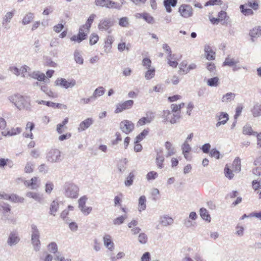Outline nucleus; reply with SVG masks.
<instances>
[{
  "mask_svg": "<svg viewBox=\"0 0 261 261\" xmlns=\"http://www.w3.org/2000/svg\"><path fill=\"white\" fill-rule=\"evenodd\" d=\"M9 99L19 110L24 109L30 110L31 109L30 100L26 96L16 94L10 96Z\"/></svg>",
  "mask_w": 261,
  "mask_h": 261,
  "instance_id": "obj_1",
  "label": "nucleus"
},
{
  "mask_svg": "<svg viewBox=\"0 0 261 261\" xmlns=\"http://www.w3.org/2000/svg\"><path fill=\"white\" fill-rule=\"evenodd\" d=\"M64 194L67 197L70 198H76L79 196V188L75 184L67 182L63 187Z\"/></svg>",
  "mask_w": 261,
  "mask_h": 261,
  "instance_id": "obj_2",
  "label": "nucleus"
},
{
  "mask_svg": "<svg viewBox=\"0 0 261 261\" xmlns=\"http://www.w3.org/2000/svg\"><path fill=\"white\" fill-rule=\"evenodd\" d=\"M161 117L164 119V122L169 121L171 124H174L180 119V115L178 113H173L169 110H164L162 113Z\"/></svg>",
  "mask_w": 261,
  "mask_h": 261,
  "instance_id": "obj_3",
  "label": "nucleus"
},
{
  "mask_svg": "<svg viewBox=\"0 0 261 261\" xmlns=\"http://www.w3.org/2000/svg\"><path fill=\"white\" fill-rule=\"evenodd\" d=\"M46 160L51 163L60 162L62 159L61 152L57 149H50L46 154Z\"/></svg>",
  "mask_w": 261,
  "mask_h": 261,
  "instance_id": "obj_4",
  "label": "nucleus"
},
{
  "mask_svg": "<svg viewBox=\"0 0 261 261\" xmlns=\"http://www.w3.org/2000/svg\"><path fill=\"white\" fill-rule=\"evenodd\" d=\"M56 85L65 89L72 88L76 85V81L74 79L67 80L64 78H58L55 82Z\"/></svg>",
  "mask_w": 261,
  "mask_h": 261,
  "instance_id": "obj_5",
  "label": "nucleus"
},
{
  "mask_svg": "<svg viewBox=\"0 0 261 261\" xmlns=\"http://www.w3.org/2000/svg\"><path fill=\"white\" fill-rule=\"evenodd\" d=\"M134 127V124L128 120H124L120 123V129L127 135L133 130Z\"/></svg>",
  "mask_w": 261,
  "mask_h": 261,
  "instance_id": "obj_6",
  "label": "nucleus"
},
{
  "mask_svg": "<svg viewBox=\"0 0 261 261\" xmlns=\"http://www.w3.org/2000/svg\"><path fill=\"white\" fill-rule=\"evenodd\" d=\"M87 199L88 198L86 196H84L81 197L78 201L79 208L81 212L86 216L88 215L92 210V207H87L86 206V203Z\"/></svg>",
  "mask_w": 261,
  "mask_h": 261,
  "instance_id": "obj_7",
  "label": "nucleus"
},
{
  "mask_svg": "<svg viewBox=\"0 0 261 261\" xmlns=\"http://www.w3.org/2000/svg\"><path fill=\"white\" fill-rule=\"evenodd\" d=\"M114 20L112 18H105L100 21L98 29L101 31H107L114 25Z\"/></svg>",
  "mask_w": 261,
  "mask_h": 261,
  "instance_id": "obj_8",
  "label": "nucleus"
},
{
  "mask_svg": "<svg viewBox=\"0 0 261 261\" xmlns=\"http://www.w3.org/2000/svg\"><path fill=\"white\" fill-rule=\"evenodd\" d=\"M181 16L185 18H189L193 15V8L189 5H182L178 9Z\"/></svg>",
  "mask_w": 261,
  "mask_h": 261,
  "instance_id": "obj_9",
  "label": "nucleus"
},
{
  "mask_svg": "<svg viewBox=\"0 0 261 261\" xmlns=\"http://www.w3.org/2000/svg\"><path fill=\"white\" fill-rule=\"evenodd\" d=\"M20 241V238L17 232L16 231H11L8 236L7 243L11 247L17 244Z\"/></svg>",
  "mask_w": 261,
  "mask_h": 261,
  "instance_id": "obj_10",
  "label": "nucleus"
},
{
  "mask_svg": "<svg viewBox=\"0 0 261 261\" xmlns=\"http://www.w3.org/2000/svg\"><path fill=\"white\" fill-rule=\"evenodd\" d=\"M133 104L134 101L133 100H128L123 103H119L117 105L115 112L116 113H118L122 112L125 110L129 109L132 108Z\"/></svg>",
  "mask_w": 261,
  "mask_h": 261,
  "instance_id": "obj_11",
  "label": "nucleus"
},
{
  "mask_svg": "<svg viewBox=\"0 0 261 261\" xmlns=\"http://www.w3.org/2000/svg\"><path fill=\"white\" fill-rule=\"evenodd\" d=\"M88 33V32H84L83 29L80 28L77 35H73L71 37L70 40L72 41H76L80 43L86 38Z\"/></svg>",
  "mask_w": 261,
  "mask_h": 261,
  "instance_id": "obj_12",
  "label": "nucleus"
},
{
  "mask_svg": "<svg viewBox=\"0 0 261 261\" xmlns=\"http://www.w3.org/2000/svg\"><path fill=\"white\" fill-rule=\"evenodd\" d=\"M93 122L94 121L91 118H88L85 120L82 121L78 127L79 132H82L86 130L93 123Z\"/></svg>",
  "mask_w": 261,
  "mask_h": 261,
  "instance_id": "obj_13",
  "label": "nucleus"
},
{
  "mask_svg": "<svg viewBox=\"0 0 261 261\" xmlns=\"http://www.w3.org/2000/svg\"><path fill=\"white\" fill-rule=\"evenodd\" d=\"M114 41L113 38L111 36H108L103 46L104 52L108 54L111 52L112 44Z\"/></svg>",
  "mask_w": 261,
  "mask_h": 261,
  "instance_id": "obj_14",
  "label": "nucleus"
},
{
  "mask_svg": "<svg viewBox=\"0 0 261 261\" xmlns=\"http://www.w3.org/2000/svg\"><path fill=\"white\" fill-rule=\"evenodd\" d=\"M217 117L219 121L216 123L217 127H219L222 124H225L229 119L228 114L225 112L220 113L219 115L217 116Z\"/></svg>",
  "mask_w": 261,
  "mask_h": 261,
  "instance_id": "obj_15",
  "label": "nucleus"
},
{
  "mask_svg": "<svg viewBox=\"0 0 261 261\" xmlns=\"http://www.w3.org/2000/svg\"><path fill=\"white\" fill-rule=\"evenodd\" d=\"M205 56L208 60H213L215 59V52L213 50L211 47L206 45L204 47Z\"/></svg>",
  "mask_w": 261,
  "mask_h": 261,
  "instance_id": "obj_16",
  "label": "nucleus"
},
{
  "mask_svg": "<svg viewBox=\"0 0 261 261\" xmlns=\"http://www.w3.org/2000/svg\"><path fill=\"white\" fill-rule=\"evenodd\" d=\"M177 0H164V5L167 12L170 13L172 11L171 7L176 6Z\"/></svg>",
  "mask_w": 261,
  "mask_h": 261,
  "instance_id": "obj_17",
  "label": "nucleus"
},
{
  "mask_svg": "<svg viewBox=\"0 0 261 261\" xmlns=\"http://www.w3.org/2000/svg\"><path fill=\"white\" fill-rule=\"evenodd\" d=\"M103 239L105 245L108 249L112 251L114 249V243L112 241L111 237L109 234H106Z\"/></svg>",
  "mask_w": 261,
  "mask_h": 261,
  "instance_id": "obj_18",
  "label": "nucleus"
},
{
  "mask_svg": "<svg viewBox=\"0 0 261 261\" xmlns=\"http://www.w3.org/2000/svg\"><path fill=\"white\" fill-rule=\"evenodd\" d=\"M13 13L12 12H7L4 16L3 20V26L5 29H9L10 27L8 25V23L9 22L13 17Z\"/></svg>",
  "mask_w": 261,
  "mask_h": 261,
  "instance_id": "obj_19",
  "label": "nucleus"
},
{
  "mask_svg": "<svg viewBox=\"0 0 261 261\" xmlns=\"http://www.w3.org/2000/svg\"><path fill=\"white\" fill-rule=\"evenodd\" d=\"M146 198L145 196L142 195L139 198L138 206L139 212H141L142 211L145 210L146 208Z\"/></svg>",
  "mask_w": 261,
  "mask_h": 261,
  "instance_id": "obj_20",
  "label": "nucleus"
},
{
  "mask_svg": "<svg viewBox=\"0 0 261 261\" xmlns=\"http://www.w3.org/2000/svg\"><path fill=\"white\" fill-rule=\"evenodd\" d=\"M245 4L241 5L240 6V9L241 12L245 16L253 15L254 12L251 8H247Z\"/></svg>",
  "mask_w": 261,
  "mask_h": 261,
  "instance_id": "obj_21",
  "label": "nucleus"
},
{
  "mask_svg": "<svg viewBox=\"0 0 261 261\" xmlns=\"http://www.w3.org/2000/svg\"><path fill=\"white\" fill-rule=\"evenodd\" d=\"M39 238L40 237L31 238L32 244L34 250L36 252L39 251L41 248V242Z\"/></svg>",
  "mask_w": 261,
  "mask_h": 261,
  "instance_id": "obj_22",
  "label": "nucleus"
},
{
  "mask_svg": "<svg viewBox=\"0 0 261 261\" xmlns=\"http://www.w3.org/2000/svg\"><path fill=\"white\" fill-rule=\"evenodd\" d=\"M173 223V220L172 218L165 216L160 218V224L164 226H167L171 225Z\"/></svg>",
  "mask_w": 261,
  "mask_h": 261,
  "instance_id": "obj_23",
  "label": "nucleus"
},
{
  "mask_svg": "<svg viewBox=\"0 0 261 261\" xmlns=\"http://www.w3.org/2000/svg\"><path fill=\"white\" fill-rule=\"evenodd\" d=\"M37 182V177H34L30 181L25 180L24 184L27 187H31L32 189H36L38 187Z\"/></svg>",
  "mask_w": 261,
  "mask_h": 261,
  "instance_id": "obj_24",
  "label": "nucleus"
},
{
  "mask_svg": "<svg viewBox=\"0 0 261 261\" xmlns=\"http://www.w3.org/2000/svg\"><path fill=\"white\" fill-rule=\"evenodd\" d=\"M105 91L106 90L103 87H98L94 90L93 95L91 96L93 99L95 100L97 97L102 96Z\"/></svg>",
  "mask_w": 261,
  "mask_h": 261,
  "instance_id": "obj_25",
  "label": "nucleus"
},
{
  "mask_svg": "<svg viewBox=\"0 0 261 261\" xmlns=\"http://www.w3.org/2000/svg\"><path fill=\"white\" fill-rule=\"evenodd\" d=\"M245 5L253 10L256 11L259 9L258 0H247V3Z\"/></svg>",
  "mask_w": 261,
  "mask_h": 261,
  "instance_id": "obj_26",
  "label": "nucleus"
},
{
  "mask_svg": "<svg viewBox=\"0 0 261 261\" xmlns=\"http://www.w3.org/2000/svg\"><path fill=\"white\" fill-rule=\"evenodd\" d=\"M232 168L233 169V170L237 173H239L241 171V160L239 158H236L234 160L232 164Z\"/></svg>",
  "mask_w": 261,
  "mask_h": 261,
  "instance_id": "obj_27",
  "label": "nucleus"
},
{
  "mask_svg": "<svg viewBox=\"0 0 261 261\" xmlns=\"http://www.w3.org/2000/svg\"><path fill=\"white\" fill-rule=\"evenodd\" d=\"M165 147L166 149L168 150L167 153L166 154V157H169L173 155L175 153V149L172 146V144L169 142L167 141L165 143Z\"/></svg>",
  "mask_w": 261,
  "mask_h": 261,
  "instance_id": "obj_28",
  "label": "nucleus"
},
{
  "mask_svg": "<svg viewBox=\"0 0 261 261\" xmlns=\"http://www.w3.org/2000/svg\"><path fill=\"white\" fill-rule=\"evenodd\" d=\"M22 129L20 127L12 128L10 130L8 131L6 133L3 132L2 135L4 136L7 135L9 136H14L17 134H19L21 132Z\"/></svg>",
  "mask_w": 261,
  "mask_h": 261,
  "instance_id": "obj_29",
  "label": "nucleus"
},
{
  "mask_svg": "<svg viewBox=\"0 0 261 261\" xmlns=\"http://www.w3.org/2000/svg\"><path fill=\"white\" fill-rule=\"evenodd\" d=\"M251 38H258L261 36V27L258 26L254 28L250 32Z\"/></svg>",
  "mask_w": 261,
  "mask_h": 261,
  "instance_id": "obj_30",
  "label": "nucleus"
},
{
  "mask_svg": "<svg viewBox=\"0 0 261 261\" xmlns=\"http://www.w3.org/2000/svg\"><path fill=\"white\" fill-rule=\"evenodd\" d=\"M239 61L235 60L234 58H231L229 57L226 58L224 62L223 63V66H228L232 67L234 66L236 64L238 63Z\"/></svg>",
  "mask_w": 261,
  "mask_h": 261,
  "instance_id": "obj_31",
  "label": "nucleus"
},
{
  "mask_svg": "<svg viewBox=\"0 0 261 261\" xmlns=\"http://www.w3.org/2000/svg\"><path fill=\"white\" fill-rule=\"evenodd\" d=\"M252 114L254 117L261 116V105L255 104L251 110Z\"/></svg>",
  "mask_w": 261,
  "mask_h": 261,
  "instance_id": "obj_32",
  "label": "nucleus"
},
{
  "mask_svg": "<svg viewBox=\"0 0 261 261\" xmlns=\"http://www.w3.org/2000/svg\"><path fill=\"white\" fill-rule=\"evenodd\" d=\"M26 195L28 197L32 198L34 200L41 203L42 200V196L38 193L32 192H29L26 194Z\"/></svg>",
  "mask_w": 261,
  "mask_h": 261,
  "instance_id": "obj_33",
  "label": "nucleus"
},
{
  "mask_svg": "<svg viewBox=\"0 0 261 261\" xmlns=\"http://www.w3.org/2000/svg\"><path fill=\"white\" fill-rule=\"evenodd\" d=\"M235 95V94L232 92L227 93L222 96L221 100L223 102H230L234 99Z\"/></svg>",
  "mask_w": 261,
  "mask_h": 261,
  "instance_id": "obj_34",
  "label": "nucleus"
},
{
  "mask_svg": "<svg viewBox=\"0 0 261 261\" xmlns=\"http://www.w3.org/2000/svg\"><path fill=\"white\" fill-rule=\"evenodd\" d=\"M59 207V205L58 202L56 200H54L51 203L50 205V208H49L50 214L52 215L53 216H55V213L58 210Z\"/></svg>",
  "mask_w": 261,
  "mask_h": 261,
  "instance_id": "obj_35",
  "label": "nucleus"
},
{
  "mask_svg": "<svg viewBox=\"0 0 261 261\" xmlns=\"http://www.w3.org/2000/svg\"><path fill=\"white\" fill-rule=\"evenodd\" d=\"M200 215L201 218L206 221H211V217L208 214L207 211L205 208H201L200 209Z\"/></svg>",
  "mask_w": 261,
  "mask_h": 261,
  "instance_id": "obj_36",
  "label": "nucleus"
},
{
  "mask_svg": "<svg viewBox=\"0 0 261 261\" xmlns=\"http://www.w3.org/2000/svg\"><path fill=\"white\" fill-rule=\"evenodd\" d=\"M32 77L39 81H44L46 80L45 74L39 71L33 72L32 74Z\"/></svg>",
  "mask_w": 261,
  "mask_h": 261,
  "instance_id": "obj_37",
  "label": "nucleus"
},
{
  "mask_svg": "<svg viewBox=\"0 0 261 261\" xmlns=\"http://www.w3.org/2000/svg\"><path fill=\"white\" fill-rule=\"evenodd\" d=\"M96 17V15L94 14H91L89 17L85 25H83V28H86L87 32H89L90 28H91V24L93 23L94 19Z\"/></svg>",
  "mask_w": 261,
  "mask_h": 261,
  "instance_id": "obj_38",
  "label": "nucleus"
},
{
  "mask_svg": "<svg viewBox=\"0 0 261 261\" xmlns=\"http://www.w3.org/2000/svg\"><path fill=\"white\" fill-rule=\"evenodd\" d=\"M147 69V70L145 73V77L146 80H150L152 79L155 75V68L152 67Z\"/></svg>",
  "mask_w": 261,
  "mask_h": 261,
  "instance_id": "obj_39",
  "label": "nucleus"
},
{
  "mask_svg": "<svg viewBox=\"0 0 261 261\" xmlns=\"http://www.w3.org/2000/svg\"><path fill=\"white\" fill-rule=\"evenodd\" d=\"M34 18V14L32 13H28L26 14V15L23 17L22 23L23 25L28 24L30 23L31 21Z\"/></svg>",
  "mask_w": 261,
  "mask_h": 261,
  "instance_id": "obj_40",
  "label": "nucleus"
},
{
  "mask_svg": "<svg viewBox=\"0 0 261 261\" xmlns=\"http://www.w3.org/2000/svg\"><path fill=\"white\" fill-rule=\"evenodd\" d=\"M148 129H144L140 134L136 138L135 143H138L141 141L148 134Z\"/></svg>",
  "mask_w": 261,
  "mask_h": 261,
  "instance_id": "obj_41",
  "label": "nucleus"
},
{
  "mask_svg": "<svg viewBox=\"0 0 261 261\" xmlns=\"http://www.w3.org/2000/svg\"><path fill=\"white\" fill-rule=\"evenodd\" d=\"M31 238L40 237V232L36 225L32 224L31 225Z\"/></svg>",
  "mask_w": 261,
  "mask_h": 261,
  "instance_id": "obj_42",
  "label": "nucleus"
},
{
  "mask_svg": "<svg viewBox=\"0 0 261 261\" xmlns=\"http://www.w3.org/2000/svg\"><path fill=\"white\" fill-rule=\"evenodd\" d=\"M243 133L245 135L253 136L256 135V134H257V132H254L252 130L251 127L248 125H246L243 127Z\"/></svg>",
  "mask_w": 261,
  "mask_h": 261,
  "instance_id": "obj_43",
  "label": "nucleus"
},
{
  "mask_svg": "<svg viewBox=\"0 0 261 261\" xmlns=\"http://www.w3.org/2000/svg\"><path fill=\"white\" fill-rule=\"evenodd\" d=\"M134 177V173L133 172H130L124 181L125 186L129 187L133 185Z\"/></svg>",
  "mask_w": 261,
  "mask_h": 261,
  "instance_id": "obj_44",
  "label": "nucleus"
},
{
  "mask_svg": "<svg viewBox=\"0 0 261 261\" xmlns=\"http://www.w3.org/2000/svg\"><path fill=\"white\" fill-rule=\"evenodd\" d=\"M219 79L218 77H214L208 79L207 85L210 87H217L219 84Z\"/></svg>",
  "mask_w": 261,
  "mask_h": 261,
  "instance_id": "obj_45",
  "label": "nucleus"
},
{
  "mask_svg": "<svg viewBox=\"0 0 261 261\" xmlns=\"http://www.w3.org/2000/svg\"><path fill=\"white\" fill-rule=\"evenodd\" d=\"M74 57L75 61L76 63L79 64H83L84 63V60L80 52L77 50H75L74 53Z\"/></svg>",
  "mask_w": 261,
  "mask_h": 261,
  "instance_id": "obj_46",
  "label": "nucleus"
},
{
  "mask_svg": "<svg viewBox=\"0 0 261 261\" xmlns=\"http://www.w3.org/2000/svg\"><path fill=\"white\" fill-rule=\"evenodd\" d=\"M48 250L53 253L58 254V246L55 242H51L48 245Z\"/></svg>",
  "mask_w": 261,
  "mask_h": 261,
  "instance_id": "obj_47",
  "label": "nucleus"
},
{
  "mask_svg": "<svg viewBox=\"0 0 261 261\" xmlns=\"http://www.w3.org/2000/svg\"><path fill=\"white\" fill-rule=\"evenodd\" d=\"M8 199H9L11 201L14 202H23V201L24 200V199L23 197H19V196H18L17 195H15V194L9 195V197H8Z\"/></svg>",
  "mask_w": 261,
  "mask_h": 261,
  "instance_id": "obj_48",
  "label": "nucleus"
},
{
  "mask_svg": "<svg viewBox=\"0 0 261 261\" xmlns=\"http://www.w3.org/2000/svg\"><path fill=\"white\" fill-rule=\"evenodd\" d=\"M164 160V156H161L160 155H156L155 163L158 168L162 169L163 168V163Z\"/></svg>",
  "mask_w": 261,
  "mask_h": 261,
  "instance_id": "obj_49",
  "label": "nucleus"
},
{
  "mask_svg": "<svg viewBox=\"0 0 261 261\" xmlns=\"http://www.w3.org/2000/svg\"><path fill=\"white\" fill-rule=\"evenodd\" d=\"M140 16L149 23L152 24L154 22L153 18L148 13H144L140 14Z\"/></svg>",
  "mask_w": 261,
  "mask_h": 261,
  "instance_id": "obj_50",
  "label": "nucleus"
},
{
  "mask_svg": "<svg viewBox=\"0 0 261 261\" xmlns=\"http://www.w3.org/2000/svg\"><path fill=\"white\" fill-rule=\"evenodd\" d=\"M148 240L147 236L145 233H140L138 236V241L140 244H145Z\"/></svg>",
  "mask_w": 261,
  "mask_h": 261,
  "instance_id": "obj_51",
  "label": "nucleus"
},
{
  "mask_svg": "<svg viewBox=\"0 0 261 261\" xmlns=\"http://www.w3.org/2000/svg\"><path fill=\"white\" fill-rule=\"evenodd\" d=\"M224 170L225 175L226 177L228 178L229 179H231L233 177L234 174L232 173V170H231L227 167V165H226Z\"/></svg>",
  "mask_w": 261,
  "mask_h": 261,
  "instance_id": "obj_52",
  "label": "nucleus"
},
{
  "mask_svg": "<svg viewBox=\"0 0 261 261\" xmlns=\"http://www.w3.org/2000/svg\"><path fill=\"white\" fill-rule=\"evenodd\" d=\"M129 24L128 18L126 17L121 18L119 21V25L122 27H127Z\"/></svg>",
  "mask_w": 261,
  "mask_h": 261,
  "instance_id": "obj_53",
  "label": "nucleus"
},
{
  "mask_svg": "<svg viewBox=\"0 0 261 261\" xmlns=\"http://www.w3.org/2000/svg\"><path fill=\"white\" fill-rule=\"evenodd\" d=\"M126 218L127 216L126 215L121 216L115 219L113 221V223L115 225H120L124 222V221L126 219Z\"/></svg>",
  "mask_w": 261,
  "mask_h": 261,
  "instance_id": "obj_54",
  "label": "nucleus"
},
{
  "mask_svg": "<svg viewBox=\"0 0 261 261\" xmlns=\"http://www.w3.org/2000/svg\"><path fill=\"white\" fill-rule=\"evenodd\" d=\"M158 176V174L155 171H150L146 175V178L148 180L155 179Z\"/></svg>",
  "mask_w": 261,
  "mask_h": 261,
  "instance_id": "obj_55",
  "label": "nucleus"
},
{
  "mask_svg": "<svg viewBox=\"0 0 261 261\" xmlns=\"http://www.w3.org/2000/svg\"><path fill=\"white\" fill-rule=\"evenodd\" d=\"M181 149L182 153H189L191 150V147L187 141H185L181 146Z\"/></svg>",
  "mask_w": 261,
  "mask_h": 261,
  "instance_id": "obj_56",
  "label": "nucleus"
},
{
  "mask_svg": "<svg viewBox=\"0 0 261 261\" xmlns=\"http://www.w3.org/2000/svg\"><path fill=\"white\" fill-rule=\"evenodd\" d=\"M252 187L254 190L261 188V179L254 180L252 182Z\"/></svg>",
  "mask_w": 261,
  "mask_h": 261,
  "instance_id": "obj_57",
  "label": "nucleus"
},
{
  "mask_svg": "<svg viewBox=\"0 0 261 261\" xmlns=\"http://www.w3.org/2000/svg\"><path fill=\"white\" fill-rule=\"evenodd\" d=\"M142 65L145 67L146 69L151 68V61L148 58H145L142 61Z\"/></svg>",
  "mask_w": 261,
  "mask_h": 261,
  "instance_id": "obj_58",
  "label": "nucleus"
},
{
  "mask_svg": "<svg viewBox=\"0 0 261 261\" xmlns=\"http://www.w3.org/2000/svg\"><path fill=\"white\" fill-rule=\"evenodd\" d=\"M145 115L146 117L148 119V121H150V122L155 118V113L151 111H147Z\"/></svg>",
  "mask_w": 261,
  "mask_h": 261,
  "instance_id": "obj_59",
  "label": "nucleus"
},
{
  "mask_svg": "<svg viewBox=\"0 0 261 261\" xmlns=\"http://www.w3.org/2000/svg\"><path fill=\"white\" fill-rule=\"evenodd\" d=\"M98 36L97 35L93 34L90 38V44L92 45L96 44L98 40Z\"/></svg>",
  "mask_w": 261,
  "mask_h": 261,
  "instance_id": "obj_60",
  "label": "nucleus"
},
{
  "mask_svg": "<svg viewBox=\"0 0 261 261\" xmlns=\"http://www.w3.org/2000/svg\"><path fill=\"white\" fill-rule=\"evenodd\" d=\"M150 122L148 121V119L146 117H143L140 119L137 123V126H142L146 123H150Z\"/></svg>",
  "mask_w": 261,
  "mask_h": 261,
  "instance_id": "obj_61",
  "label": "nucleus"
},
{
  "mask_svg": "<svg viewBox=\"0 0 261 261\" xmlns=\"http://www.w3.org/2000/svg\"><path fill=\"white\" fill-rule=\"evenodd\" d=\"M210 155L212 157H214L217 159H219L220 158V152L216 149H212L210 152Z\"/></svg>",
  "mask_w": 261,
  "mask_h": 261,
  "instance_id": "obj_62",
  "label": "nucleus"
},
{
  "mask_svg": "<svg viewBox=\"0 0 261 261\" xmlns=\"http://www.w3.org/2000/svg\"><path fill=\"white\" fill-rule=\"evenodd\" d=\"M55 260L58 261H71V259L70 258H65L64 257L61 255L60 253H58L56 255H55Z\"/></svg>",
  "mask_w": 261,
  "mask_h": 261,
  "instance_id": "obj_63",
  "label": "nucleus"
},
{
  "mask_svg": "<svg viewBox=\"0 0 261 261\" xmlns=\"http://www.w3.org/2000/svg\"><path fill=\"white\" fill-rule=\"evenodd\" d=\"M150 254L149 252H146L144 253L141 257V261H150Z\"/></svg>",
  "mask_w": 261,
  "mask_h": 261,
  "instance_id": "obj_64",
  "label": "nucleus"
}]
</instances>
